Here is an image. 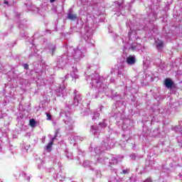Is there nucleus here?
Instances as JSON below:
<instances>
[{
	"label": "nucleus",
	"mask_w": 182,
	"mask_h": 182,
	"mask_svg": "<svg viewBox=\"0 0 182 182\" xmlns=\"http://www.w3.org/2000/svg\"><path fill=\"white\" fill-rule=\"evenodd\" d=\"M164 83L165 86L168 87V89L173 87V85H174V82L170 78L166 79Z\"/></svg>",
	"instance_id": "f257e3e1"
},
{
	"label": "nucleus",
	"mask_w": 182,
	"mask_h": 182,
	"mask_svg": "<svg viewBox=\"0 0 182 182\" xmlns=\"http://www.w3.org/2000/svg\"><path fill=\"white\" fill-rule=\"evenodd\" d=\"M155 45L156 46L157 49H161L164 46V44L163 43V41H161L159 39L157 41H156Z\"/></svg>",
	"instance_id": "f03ea898"
},
{
	"label": "nucleus",
	"mask_w": 182,
	"mask_h": 182,
	"mask_svg": "<svg viewBox=\"0 0 182 182\" xmlns=\"http://www.w3.org/2000/svg\"><path fill=\"white\" fill-rule=\"evenodd\" d=\"M127 62L129 65H133L136 62L134 56H129L127 58Z\"/></svg>",
	"instance_id": "7ed1b4c3"
},
{
	"label": "nucleus",
	"mask_w": 182,
	"mask_h": 182,
	"mask_svg": "<svg viewBox=\"0 0 182 182\" xmlns=\"http://www.w3.org/2000/svg\"><path fill=\"white\" fill-rule=\"evenodd\" d=\"M29 124L32 127H36V121H35V119H30Z\"/></svg>",
	"instance_id": "20e7f679"
},
{
	"label": "nucleus",
	"mask_w": 182,
	"mask_h": 182,
	"mask_svg": "<svg viewBox=\"0 0 182 182\" xmlns=\"http://www.w3.org/2000/svg\"><path fill=\"white\" fill-rule=\"evenodd\" d=\"M68 18V19H71V21H73V19H76V15L72 13H69Z\"/></svg>",
	"instance_id": "39448f33"
},
{
	"label": "nucleus",
	"mask_w": 182,
	"mask_h": 182,
	"mask_svg": "<svg viewBox=\"0 0 182 182\" xmlns=\"http://www.w3.org/2000/svg\"><path fill=\"white\" fill-rule=\"evenodd\" d=\"M52 146H53V141L49 142L46 146V150H48V151H50V149H52Z\"/></svg>",
	"instance_id": "423d86ee"
},
{
	"label": "nucleus",
	"mask_w": 182,
	"mask_h": 182,
	"mask_svg": "<svg viewBox=\"0 0 182 182\" xmlns=\"http://www.w3.org/2000/svg\"><path fill=\"white\" fill-rule=\"evenodd\" d=\"M46 114L47 116V120H52V116L50 115V114L46 112Z\"/></svg>",
	"instance_id": "0eeeda50"
},
{
	"label": "nucleus",
	"mask_w": 182,
	"mask_h": 182,
	"mask_svg": "<svg viewBox=\"0 0 182 182\" xmlns=\"http://www.w3.org/2000/svg\"><path fill=\"white\" fill-rule=\"evenodd\" d=\"M144 182H151V178H147L144 181Z\"/></svg>",
	"instance_id": "6e6552de"
},
{
	"label": "nucleus",
	"mask_w": 182,
	"mask_h": 182,
	"mask_svg": "<svg viewBox=\"0 0 182 182\" xmlns=\"http://www.w3.org/2000/svg\"><path fill=\"white\" fill-rule=\"evenodd\" d=\"M24 68H25V69H28V65L26 64V65H24Z\"/></svg>",
	"instance_id": "1a4fd4ad"
},
{
	"label": "nucleus",
	"mask_w": 182,
	"mask_h": 182,
	"mask_svg": "<svg viewBox=\"0 0 182 182\" xmlns=\"http://www.w3.org/2000/svg\"><path fill=\"white\" fill-rule=\"evenodd\" d=\"M50 2H55V1H56V0H50Z\"/></svg>",
	"instance_id": "9d476101"
},
{
	"label": "nucleus",
	"mask_w": 182,
	"mask_h": 182,
	"mask_svg": "<svg viewBox=\"0 0 182 182\" xmlns=\"http://www.w3.org/2000/svg\"><path fill=\"white\" fill-rule=\"evenodd\" d=\"M4 4H8V1H4Z\"/></svg>",
	"instance_id": "9b49d317"
}]
</instances>
